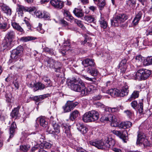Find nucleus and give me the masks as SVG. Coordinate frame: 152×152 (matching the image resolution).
<instances>
[{
    "instance_id": "obj_24",
    "label": "nucleus",
    "mask_w": 152,
    "mask_h": 152,
    "mask_svg": "<svg viewBox=\"0 0 152 152\" xmlns=\"http://www.w3.org/2000/svg\"><path fill=\"white\" fill-rule=\"evenodd\" d=\"M16 128V126L15 123L13 122L11 124L10 129V138L12 137L14 135L15 129Z\"/></svg>"
},
{
    "instance_id": "obj_45",
    "label": "nucleus",
    "mask_w": 152,
    "mask_h": 152,
    "mask_svg": "<svg viewBox=\"0 0 152 152\" xmlns=\"http://www.w3.org/2000/svg\"><path fill=\"white\" fill-rule=\"evenodd\" d=\"M74 22L79 26L82 29H84L85 28V26L83 24L81 21L77 19H75L74 20Z\"/></svg>"
},
{
    "instance_id": "obj_50",
    "label": "nucleus",
    "mask_w": 152,
    "mask_h": 152,
    "mask_svg": "<svg viewBox=\"0 0 152 152\" xmlns=\"http://www.w3.org/2000/svg\"><path fill=\"white\" fill-rule=\"evenodd\" d=\"M29 147L26 145H22L20 146V149L26 152L28 150Z\"/></svg>"
},
{
    "instance_id": "obj_18",
    "label": "nucleus",
    "mask_w": 152,
    "mask_h": 152,
    "mask_svg": "<svg viewBox=\"0 0 152 152\" xmlns=\"http://www.w3.org/2000/svg\"><path fill=\"white\" fill-rule=\"evenodd\" d=\"M77 129L83 134L86 133L88 130L87 127L80 123H78L76 124Z\"/></svg>"
},
{
    "instance_id": "obj_43",
    "label": "nucleus",
    "mask_w": 152,
    "mask_h": 152,
    "mask_svg": "<svg viewBox=\"0 0 152 152\" xmlns=\"http://www.w3.org/2000/svg\"><path fill=\"white\" fill-rule=\"evenodd\" d=\"M69 104L71 110H73L74 108L77 105L78 103L77 102H75L73 103L72 102H67Z\"/></svg>"
},
{
    "instance_id": "obj_36",
    "label": "nucleus",
    "mask_w": 152,
    "mask_h": 152,
    "mask_svg": "<svg viewBox=\"0 0 152 152\" xmlns=\"http://www.w3.org/2000/svg\"><path fill=\"white\" fill-rule=\"evenodd\" d=\"M63 10V13L65 17H68L71 20L74 19V18L72 16L69 11L66 10Z\"/></svg>"
},
{
    "instance_id": "obj_44",
    "label": "nucleus",
    "mask_w": 152,
    "mask_h": 152,
    "mask_svg": "<svg viewBox=\"0 0 152 152\" xmlns=\"http://www.w3.org/2000/svg\"><path fill=\"white\" fill-rule=\"evenodd\" d=\"M69 104L71 110H73L74 108L77 105L78 103L77 102H75L73 103L72 102H67Z\"/></svg>"
},
{
    "instance_id": "obj_12",
    "label": "nucleus",
    "mask_w": 152,
    "mask_h": 152,
    "mask_svg": "<svg viewBox=\"0 0 152 152\" xmlns=\"http://www.w3.org/2000/svg\"><path fill=\"white\" fill-rule=\"evenodd\" d=\"M105 145L106 149L113 147L115 143V141L111 138H107L105 139Z\"/></svg>"
},
{
    "instance_id": "obj_34",
    "label": "nucleus",
    "mask_w": 152,
    "mask_h": 152,
    "mask_svg": "<svg viewBox=\"0 0 152 152\" xmlns=\"http://www.w3.org/2000/svg\"><path fill=\"white\" fill-rule=\"evenodd\" d=\"M51 147V144L49 142L43 141L40 145L41 148L43 149L49 148Z\"/></svg>"
},
{
    "instance_id": "obj_58",
    "label": "nucleus",
    "mask_w": 152,
    "mask_h": 152,
    "mask_svg": "<svg viewBox=\"0 0 152 152\" xmlns=\"http://www.w3.org/2000/svg\"><path fill=\"white\" fill-rule=\"evenodd\" d=\"M53 116H51L50 118V121H52V124H53V126L54 127L55 129H56L57 128V124L56 123V121H52L53 119Z\"/></svg>"
},
{
    "instance_id": "obj_17",
    "label": "nucleus",
    "mask_w": 152,
    "mask_h": 152,
    "mask_svg": "<svg viewBox=\"0 0 152 152\" xmlns=\"http://www.w3.org/2000/svg\"><path fill=\"white\" fill-rule=\"evenodd\" d=\"M0 7L4 12L8 15H10L11 14V9L3 3H0Z\"/></svg>"
},
{
    "instance_id": "obj_19",
    "label": "nucleus",
    "mask_w": 152,
    "mask_h": 152,
    "mask_svg": "<svg viewBox=\"0 0 152 152\" xmlns=\"http://www.w3.org/2000/svg\"><path fill=\"white\" fill-rule=\"evenodd\" d=\"M11 25L14 29L20 32L21 33H24V31L23 29L19 23L15 22H12Z\"/></svg>"
},
{
    "instance_id": "obj_20",
    "label": "nucleus",
    "mask_w": 152,
    "mask_h": 152,
    "mask_svg": "<svg viewBox=\"0 0 152 152\" xmlns=\"http://www.w3.org/2000/svg\"><path fill=\"white\" fill-rule=\"evenodd\" d=\"M132 125V123L130 121H126L121 122L118 124L119 128L125 129L130 127Z\"/></svg>"
},
{
    "instance_id": "obj_42",
    "label": "nucleus",
    "mask_w": 152,
    "mask_h": 152,
    "mask_svg": "<svg viewBox=\"0 0 152 152\" xmlns=\"http://www.w3.org/2000/svg\"><path fill=\"white\" fill-rule=\"evenodd\" d=\"M68 104V103L67 102L65 106L63 107L64 113L69 112L71 110Z\"/></svg>"
},
{
    "instance_id": "obj_25",
    "label": "nucleus",
    "mask_w": 152,
    "mask_h": 152,
    "mask_svg": "<svg viewBox=\"0 0 152 152\" xmlns=\"http://www.w3.org/2000/svg\"><path fill=\"white\" fill-rule=\"evenodd\" d=\"M99 22L100 27L104 29L106 28L107 26V23L105 20L104 18L101 16Z\"/></svg>"
},
{
    "instance_id": "obj_41",
    "label": "nucleus",
    "mask_w": 152,
    "mask_h": 152,
    "mask_svg": "<svg viewBox=\"0 0 152 152\" xmlns=\"http://www.w3.org/2000/svg\"><path fill=\"white\" fill-rule=\"evenodd\" d=\"M45 82H47V84L45 85L46 87H48L51 86V81L46 76H44L42 79Z\"/></svg>"
},
{
    "instance_id": "obj_40",
    "label": "nucleus",
    "mask_w": 152,
    "mask_h": 152,
    "mask_svg": "<svg viewBox=\"0 0 152 152\" xmlns=\"http://www.w3.org/2000/svg\"><path fill=\"white\" fill-rule=\"evenodd\" d=\"M45 95H40L39 96H36L34 97V100L37 102L41 101L43 99L45 98Z\"/></svg>"
},
{
    "instance_id": "obj_52",
    "label": "nucleus",
    "mask_w": 152,
    "mask_h": 152,
    "mask_svg": "<svg viewBox=\"0 0 152 152\" xmlns=\"http://www.w3.org/2000/svg\"><path fill=\"white\" fill-rule=\"evenodd\" d=\"M98 6L100 7H103L105 5V2L104 0H100L98 3Z\"/></svg>"
},
{
    "instance_id": "obj_28",
    "label": "nucleus",
    "mask_w": 152,
    "mask_h": 152,
    "mask_svg": "<svg viewBox=\"0 0 152 152\" xmlns=\"http://www.w3.org/2000/svg\"><path fill=\"white\" fill-rule=\"evenodd\" d=\"M19 108L18 107L15 108L12 111L10 114V115L12 118L17 119V118L19 117V114L18 113V110Z\"/></svg>"
},
{
    "instance_id": "obj_39",
    "label": "nucleus",
    "mask_w": 152,
    "mask_h": 152,
    "mask_svg": "<svg viewBox=\"0 0 152 152\" xmlns=\"http://www.w3.org/2000/svg\"><path fill=\"white\" fill-rule=\"evenodd\" d=\"M143 101L142 100H140L138 105V110L140 113H142L143 112Z\"/></svg>"
},
{
    "instance_id": "obj_49",
    "label": "nucleus",
    "mask_w": 152,
    "mask_h": 152,
    "mask_svg": "<svg viewBox=\"0 0 152 152\" xmlns=\"http://www.w3.org/2000/svg\"><path fill=\"white\" fill-rule=\"evenodd\" d=\"M118 69H120V72L122 73H125V72L126 68V66H120V65H118Z\"/></svg>"
},
{
    "instance_id": "obj_38",
    "label": "nucleus",
    "mask_w": 152,
    "mask_h": 152,
    "mask_svg": "<svg viewBox=\"0 0 152 152\" xmlns=\"http://www.w3.org/2000/svg\"><path fill=\"white\" fill-rule=\"evenodd\" d=\"M59 64L60 65V66L58 68V72H59L61 74V75L60 76V77H61L64 75V73L65 72V70L64 69V68L62 67V65L60 63H58V65ZM60 75H58V77H59Z\"/></svg>"
},
{
    "instance_id": "obj_60",
    "label": "nucleus",
    "mask_w": 152,
    "mask_h": 152,
    "mask_svg": "<svg viewBox=\"0 0 152 152\" xmlns=\"http://www.w3.org/2000/svg\"><path fill=\"white\" fill-rule=\"evenodd\" d=\"M94 105H96V107L98 108H103L104 107V105L103 104L99 102L95 103Z\"/></svg>"
},
{
    "instance_id": "obj_32",
    "label": "nucleus",
    "mask_w": 152,
    "mask_h": 152,
    "mask_svg": "<svg viewBox=\"0 0 152 152\" xmlns=\"http://www.w3.org/2000/svg\"><path fill=\"white\" fill-rule=\"evenodd\" d=\"M36 38L31 36L23 37L20 39V40L24 42L35 40Z\"/></svg>"
},
{
    "instance_id": "obj_3",
    "label": "nucleus",
    "mask_w": 152,
    "mask_h": 152,
    "mask_svg": "<svg viewBox=\"0 0 152 152\" xmlns=\"http://www.w3.org/2000/svg\"><path fill=\"white\" fill-rule=\"evenodd\" d=\"M15 33L14 31H9L6 36V38L3 41V48L4 49L7 48H10L11 42L15 37Z\"/></svg>"
},
{
    "instance_id": "obj_2",
    "label": "nucleus",
    "mask_w": 152,
    "mask_h": 152,
    "mask_svg": "<svg viewBox=\"0 0 152 152\" xmlns=\"http://www.w3.org/2000/svg\"><path fill=\"white\" fill-rule=\"evenodd\" d=\"M128 17L126 15L124 14H121L117 15L111 20V24L112 26H118L121 23L124 22L128 19Z\"/></svg>"
},
{
    "instance_id": "obj_56",
    "label": "nucleus",
    "mask_w": 152,
    "mask_h": 152,
    "mask_svg": "<svg viewBox=\"0 0 152 152\" xmlns=\"http://www.w3.org/2000/svg\"><path fill=\"white\" fill-rule=\"evenodd\" d=\"M124 112L129 117H130L133 114V113L129 110H125Z\"/></svg>"
},
{
    "instance_id": "obj_54",
    "label": "nucleus",
    "mask_w": 152,
    "mask_h": 152,
    "mask_svg": "<svg viewBox=\"0 0 152 152\" xmlns=\"http://www.w3.org/2000/svg\"><path fill=\"white\" fill-rule=\"evenodd\" d=\"M136 2L135 0H129L127 2V4L130 6H134Z\"/></svg>"
},
{
    "instance_id": "obj_1",
    "label": "nucleus",
    "mask_w": 152,
    "mask_h": 152,
    "mask_svg": "<svg viewBox=\"0 0 152 152\" xmlns=\"http://www.w3.org/2000/svg\"><path fill=\"white\" fill-rule=\"evenodd\" d=\"M68 86L72 90L80 92L82 96L91 93L95 89V88L91 85H89L86 87L81 80L77 77L71 78L68 82Z\"/></svg>"
},
{
    "instance_id": "obj_6",
    "label": "nucleus",
    "mask_w": 152,
    "mask_h": 152,
    "mask_svg": "<svg viewBox=\"0 0 152 152\" xmlns=\"http://www.w3.org/2000/svg\"><path fill=\"white\" fill-rule=\"evenodd\" d=\"M143 69H140L137 72L131 74L132 78L134 80H143Z\"/></svg>"
},
{
    "instance_id": "obj_10",
    "label": "nucleus",
    "mask_w": 152,
    "mask_h": 152,
    "mask_svg": "<svg viewBox=\"0 0 152 152\" xmlns=\"http://www.w3.org/2000/svg\"><path fill=\"white\" fill-rule=\"evenodd\" d=\"M143 12L140 11L136 13L135 16L132 21V23L134 26L137 25L141 19L143 15Z\"/></svg>"
},
{
    "instance_id": "obj_22",
    "label": "nucleus",
    "mask_w": 152,
    "mask_h": 152,
    "mask_svg": "<svg viewBox=\"0 0 152 152\" xmlns=\"http://www.w3.org/2000/svg\"><path fill=\"white\" fill-rule=\"evenodd\" d=\"M128 88V86L127 85H125L123 87L120 91V97H123L128 94L129 92Z\"/></svg>"
},
{
    "instance_id": "obj_61",
    "label": "nucleus",
    "mask_w": 152,
    "mask_h": 152,
    "mask_svg": "<svg viewBox=\"0 0 152 152\" xmlns=\"http://www.w3.org/2000/svg\"><path fill=\"white\" fill-rule=\"evenodd\" d=\"M50 3L54 7H57V2L56 0H52L50 1Z\"/></svg>"
},
{
    "instance_id": "obj_59",
    "label": "nucleus",
    "mask_w": 152,
    "mask_h": 152,
    "mask_svg": "<svg viewBox=\"0 0 152 152\" xmlns=\"http://www.w3.org/2000/svg\"><path fill=\"white\" fill-rule=\"evenodd\" d=\"M64 6L63 2L58 0V8L61 9Z\"/></svg>"
},
{
    "instance_id": "obj_13",
    "label": "nucleus",
    "mask_w": 152,
    "mask_h": 152,
    "mask_svg": "<svg viewBox=\"0 0 152 152\" xmlns=\"http://www.w3.org/2000/svg\"><path fill=\"white\" fill-rule=\"evenodd\" d=\"M36 16L39 18H44L49 19L50 18L49 14L46 12H42L38 11L36 13Z\"/></svg>"
},
{
    "instance_id": "obj_9",
    "label": "nucleus",
    "mask_w": 152,
    "mask_h": 152,
    "mask_svg": "<svg viewBox=\"0 0 152 152\" xmlns=\"http://www.w3.org/2000/svg\"><path fill=\"white\" fill-rule=\"evenodd\" d=\"M70 48V42L67 41L63 43L62 46L61 47L59 50V52L61 53L63 56L65 55L66 51L69 50Z\"/></svg>"
},
{
    "instance_id": "obj_8",
    "label": "nucleus",
    "mask_w": 152,
    "mask_h": 152,
    "mask_svg": "<svg viewBox=\"0 0 152 152\" xmlns=\"http://www.w3.org/2000/svg\"><path fill=\"white\" fill-rule=\"evenodd\" d=\"M112 132L115 135L119 137L120 138L122 139L124 142H126L128 139V137L126 135L125 133H127L126 131H124L122 132L116 130H113Z\"/></svg>"
},
{
    "instance_id": "obj_26",
    "label": "nucleus",
    "mask_w": 152,
    "mask_h": 152,
    "mask_svg": "<svg viewBox=\"0 0 152 152\" xmlns=\"http://www.w3.org/2000/svg\"><path fill=\"white\" fill-rule=\"evenodd\" d=\"M83 120L86 123L93 121L91 116L89 114V112H86L84 114L83 117Z\"/></svg>"
},
{
    "instance_id": "obj_11",
    "label": "nucleus",
    "mask_w": 152,
    "mask_h": 152,
    "mask_svg": "<svg viewBox=\"0 0 152 152\" xmlns=\"http://www.w3.org/2000/svg\"><path fill=\"white\" fill-rule=\"evenodd\" d=\"M31 86L32 87L34 88V91H36L38 90H42L44 89L45 87V85L40 82H38L36 83H31Z\"/></svg>"
},
{
    "instance_id": "obj_14",
    "label": "nucleus",
    "mask_w": 152,
    "mask_h": 152,
    "mask_svg": "<svg viewBox=\"0 0 152 152\" xmlns=\"http://www.w3.org/2000/svg\"><path fill=\"white\" fill-rule=\"evenodd\" d=\"M106 93L110 94L112 96H120V91L117 89H111L107 90Z\"/></svg>"
},
{
    "instance_id": "obj_64",
    "label": "nucleus",
    "mask_w": 152,
    "mask_h": 152,
    "mask_svg": "<svg viewBox=\"0 0 152 152\" xmlns=\"http://www.w3.org/2000/svg\"><path fill=\"white\" fill-rule=\"evenodd\" d=\"M148 65L152 64V56L146 59Z\"/></svg>"
},
{
    "instance_id": "obj_15",
    "label": "nucleus",
    "mask_w": 152,
    "mask_h": 152,
    "mask_svg": "<svg viewBox=\"0 0 152 152\" xmlns=\"http://www.w3.org/2000/svg\"><path fill=\"white\" fill-rule=\"evenodd\" d=\"M82 64L84 67H87L88 66H94L95 63L94 60L92 59L87 58L82 62Z\"/></svg>"
},
{
    "instance_id": "obj_37",
    "label": "nucleus",
    "mask_w": 152,
    "mask_h": 152,
    "mask_svg": "<svg viewBox=\"0 0 152 152\" xmlns=\"http://www.w3.org/2000/svg\"><path fill=\"white\" fill-rule=\"evenodd\" d=\"M82 19L88 23L92 22H94V18L91 16H85Z\"/></svg>"
},
{
    "instance_id": "obj_4",
    "label": "nucleus",
    "mask_w": 152,
    "mask_h": 152,
    "mask_svg": "<svg viewBox=\"0 0 152 152\" xmlns=\"http://www.w3.org/2000/svg\"><path fill=\"white\" fill-rule=\"evenodd\" d=\"M136 143L140 146L144 147L150 145V143L146 138L145 135L142 132H138Z\"/></svg>"
},
{
    "instance_id": "obj_33",
    "label": "nucleus",
    "mask_w": 152,
    "mask_h": 152,
    "mask_svg": "<svg viewBox=\"0 0 152 152\" xmlns=\"http://www.w3.org/2000/svg\"><path fill=\"white\" fill-rule=\"evenodd\" d=\"M26 8H25L23 6L18 5L17 12L19 16H22L23 14V11H26Z\"/></svg>"
},
{
    "instance_id": "obj_29",
    "label": "nucleus",
    "mask_w": 152,
    "mask_h": 152,
    "mask_svg": "<svg viewBox=\"0 0 152 152\" xmlns=\"http://www.w3.org/2000/svg\"><path fill=\"white\" fill-rule=\"evenodd\" d=\"M79 114V113L77 110H75L70 114L69 119L71 121H73L78 116Z\"/></svg>"
},
{
    "instance_id": "obj_55",
    "label": "nucleus",
    "mask_w": 152,
    "mask_h": 152,
    "mask_svg": "<svg viewBox=\"0 0 152 152\" xmlns=\"http://www.w3.org/2000/svg\"><path fill=\"white\" fill-rule=\"evenodd\" d=\"M12 84L15 86V88L17 89H18L19 88V85L18 81L17 79L14 80L12 82Z\"/></svg>"
},
{
    "instance_id": "obj_16",
    "label": "nucleus",
    "mask_w": 152,
    "mask_h": 152,
    "mask_svg": "<svg viewBox=\"0 0 152 152\" xmlns=\"http://www.w3.org/2000/svg\"><path fill=\"white\" fill-rule=\"evenodd\" d=\"M73 12L76 16L79 18L82 17L84 15V12L81 8H75Z\"/></svg>"
},
{
    "instance_id": "obj_53",
    "label": "nucleus",
    "mask_w": 152,
    "mask_h": 152,
    "mask_svg": "<svg viewBox=\"0 0 152 152\" xmlns=\"http://www.w3.org/2000/svg\"><path fill=\"white\" fill-rule=\"evenodd\" d=\"M0 28L4 30V31H6L8 29L7 27V24L6 23H0Z\"/></svg>"
},
{
    "instance_id": "obj_21",
    "label": "nucleus",
    "mask_w": 152,
    "mask_h": 152,
    "mask_svg": "<svg viewBox=\"0 0 152 152\" xmlns=\"http://www.w3.org/2000/svg\"><path fill=\"white\" fill-rule=\"evenodd\" d=\"M89 112L93 121L97 120L98 119L99 114L95 110H92Z\"/></svg>"
},
{
    "instance_id": "obj_27",
    "label": "nucleus",
    "mask_w": 152,
    "mask_h": 152,
    "mask_svg": "<svg viewBox=\"0 0 152 152\" xmlns=\"http://www.w3.org/2000/svg\"><path fill=\"white\" fill-rule=\"evenodd\" d=\"M39 121L40 125L44 127H45L48 124V122L46 121L44 117H40L37 119L36 121Z\"/></svg>"
},
{
    "instance_id": "obj_62",
    "label": "nucleus",
    "mask_w": 152,
    "mask_h": 152,
    "mask_svg": "<svg viewBox=\"0 0 152 152\" xmlns=\"http://www.w3.org/2000/svg\"><path fill=\"white\" fill-rule=\"evenodd\" d=\"M26 11L29 12H34L35 10V8L34 7H30L29 8H26Z\"/></svg>"
},
{
    "instance_id": "obj_23",
    "label": "nucleus",
    "mask_w": 152,
    "mask_h": 152,
    "mask_svg": "<svg viewBox=\"0 0 152 152\" xmlns=\"http://www.w3.org/2000/svg\"><path fill=\"white\" fill-rule=\"evenodd\" d=\"M111 115L110 117L111 118L110 119V121L111 122V125L113 127H117L118 126V123L117 122V119L116 117L112 114Z\"/></svg>"
},
{
    "instance_id": "obj_31",
    "label": "nucleus",
    "mask_w": 152,
    "mask_h": 152,
    "mask_svg": "<svg viewBox=\"0 0 152 152\" xmlns=\"http://www.w3.org/2000/svg\"><path fill=\"white\" fill-rule=\"evenodd\" d=\"M139 92L138 91H134L130 96V97L128 99V101L130 102L132 100L137 98L139 97Z\"/></svg>"
},
{
    "instance_id": "obj_57",
    "label": "nucleus",
    "mask_w": 152,
    "mask_h": 152,
    "mask_svg": "<svg viewBox=\"0 0 152 152\" xmlns=\"http://www.w3.org/2000/svg\"><path fill=\"white\" fill-rule=\"evenodd\" d=\"M127 62V59L126 58H124L122 59L120 63L118 65L120 66H126V63Z\"/></svg>"
},
{
    "instance_id": "obj_35",
    "label": "nucleus",
    "mask_w": 152,
    "mask_h": 152,
    "mask_svg": "<svg viewBox=\"0 0 152 152\" xmlns=\"http://www.w3.org/2000/svg\"><path fill=\"white\" fill-rule=\"evenodd\" d=\"M143 80H145L149 77L151 72L150 70L146 69H143Z\"/></svg>"
},
{
    "instance_id": "obj_30",
    "label": "nucleus",
    "mask_w": 152,
    "mask_h": 152,
    "mask_svg": "<svg viewBox=\"0 0 152 152\" xmlns=\"http://www.w3.org/2000/svg\"><path fill=\"white\" fill-rule=\"evenodd\" d=\"M87 71L88 73L93 76H96L98 73V71L94 68H91L88 67L87 68Z\"/></svg>"
},
{
    "instance_id": "obj_47",
    "label": "nucleus",
    "mask_w": 152,
    "mask_h": 152,
    "mask_svg": "<svg viewBox=\"0 0 152 152\" xmlns=\"http://www.w3.org/2000/svg\"><path fill=\"white\" fill-rule=\"evenodd\" d=\"M108 111L110 112L115 113L119 111V109L118 107H111L108 108Z\"/></svg>"
},
{
    "instance_id": "obj_51",
    "label": "nucleus",
    "mask_w": 152,
    "mask_h": 152,
    "mask_svg": "<svg viewBox=\"0 0 152 152\" xmlns=\"http://www.w3.org/2000/svg\"><path fill=\"white\" fill-rule=\"evenodd\" d=\"M143 59V57H142L141 55L137 56L135 58L136 62H138L142 63Z\"/></svg>"
},
{
    "instance_id": "obj_48",
    "label": "nucleus",
    "mask_w": 152,
    "mask_h": 152,
    "mask_svg": "<svg viewBox=\"0 0 152 152\" xmlns=\"http://www.w3.org/2000/svg\"><path fill=\"white\" fill-rule=\"evenodd\" d=\"M131 106L133 108L136 110L137 108V107L138 105L137 102L136 100L132 101L131 103Z\"/></svg>"
},
{
    "instance_id": "obj_46",
    "label": "nucleus",
    "mask_w": 152,
    "mask_h": 152,
    "mask_svg": "<svg viewBox=\"0 0 152 152\" xmlns=\"http://www.w3.org/2000/svg\"><path fill=\"white\" fill-rule=\"evenodd\" d=\"M64 126V129H65V133L70 136V128L71 126L67 125L66 126Z\"/></svg>"
},
{
    "instance_id": "obj_7",
    "label": "nucleus",
    "mask_w": 152,
    "mask_h": 152,
    "mask_svg": "<svg viewBox=\"0 0 152 152\" xmlns=\"http://www.w3.org/2000/svg\"><path fill=\"white\" fill-rule=\"evenodd\" d=\"M89 143L90 145L94 146L98 149H106L105 143L101 140L99 141L92 140L89 141Z\"/></svg>"
},
{
    "instance_id": "obj_63",
    "label": "nucleus",
    "mask_w": 152,
    "mask_h": 152,
    "mask_svg": "<svg viewBox=\"0 0 152 152\" xmlns=\"http://www.w3.org/2000/svg\"><path fill=\"white\" fill-rule=\"evenodd\" d=\"M60 22L61 24H62L64 26H66L68 25L67 22L63 19L60 20Z\"/></svg>"
},
{
    "instance_id": "obj_5",
    "label": "nucleus",
    "mask_w": 152,
    "mask_h": 152,
    "mask_svg": "<svg viewBox=\"0 0 152 152\" xmlns=\"http://www.w3.org/2000/svg\"><path fill=\"white\" fill-rule=\"evenodd\" d=\"M23 51V48L21 46L18 47L11 52V57L12 59H16L19 58L21 55Z\"/></svg>"
}]
</instances>
